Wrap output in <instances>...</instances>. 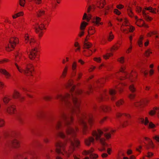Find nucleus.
I'll use <instances>...</instances> for the list:
<instances>
[{
	"label": "nucleus",
	"mask_w": 159,
	"mask_h": 159,
	"mask_svg": "<svg viewBox=\"0 0 159 159\" xmlns=\"http://www.w3.org/2000/svg\"><path fill=\"white\" fill-rule=\"evenodd\" d=\"M106 4V2L105 0H97L96 1V7L100 9L103 8Z\"/></svg>",
	"instance_id": "nucleus-17"
},
{
	"label": "nucleus",
	"mask_w": 159,
	"mask_h": 159,
	"mask_svg": "<svg viewBox=\"0 0 159 159\" xmlns=\"http://www.w3.org/2000/svg\"><path fill=\"white\" fill-rule=\"evenodd\" d=\"M124 100L123 99H121L116 102V105L117 107H119L122 105L124 104Z\"/></svg>",
	"instance_id": "nucleus-35"
},
{
	"label": "nucleus",
	"mask_w": 159,
	"mask_h": 159,
	"mask_svg": "<svg viewBox=\"0 0 159 159\" xmlns=\"http://www.w3.org/2000/svg\"><path fill=\"white\" fill-rule=\"evenodd\" d=\"M136 24L139 27H148L147 25L145 24L144 20L141 19H139L136 20Z\"/></svg>",
	"instance_id": "nucleus-21"
},
{
	"label": "nucleus",
	"mask_w": 159,
	"mask_h": 159,
	"mask_svg": "<svg viewBox=\"0 0 159 159\" xmlns=\"http://www.w3.org/2000/svg\"><path fill=\"white\" fill-rule=\"evenodd\" d=\"M129 28H128L129 32L132 33L135 30V27L131 25H129Z\"/></svg>",
	"instance_id": "nucleus-55"
},
{
	"label": "nucleus",
	"mask_w": 159,
	"mask_h": 159,
	"mask_svg": "<svg viewBox=\"0 0 159 159\" xmlns=\"http://www.w3.org/2000/svg\"><path fill=\"white\" fill-rule=\"evenodd\" d=\"M125 155L124 153L122 151H120L118 152L117 159H121V157L124 156Z\"/></svg>",
	"instance_id": "nucleus-50"
},
{
	"label": "nucleus",
	"mask_w": 159,
	"mask_h": 159,
	"mask_svg": "<svg viewBox=\"0 0 159 159\" xmlns=\"http://www.w3.org/2000/svg\"><path fill=\"white\" fill-rule=\"evenodd\" d=\"M159 109V107H153V110H151L149 112V114L151 116H153L156 113V110Z\"/></svg>",
	"instance_id": "nucleus-34"
},
{
	"label": "nucleus",
	"mask_w": 159,
	"mask_h": 159,
	"mask_svg": "<svg viewBox=\"0 0 159 159\" xmlns=\"http://www.w3.org/2000/svg\"><path fill=\"white\" fill-rule=\"evenodd\" d=\"M121 30L122 31V32L125 34H128L129 33V31L128 29H123L122 28L121 26Z\"/></svg>",
	"instance_id": "nucleus-64"
},
{
	"label": "nucleus",
	"mask_w": 159,
	"mask_h": 159,
	"mask_svg": "<svg viewBox=\"0 0 159 159\" xmlns=\"http://www.w3.org/2000/svg\"><path fill=\"white\" fill-rule=\"evenodd\" d=\"M125 69V66H121L120 71L116 74V75L118 79L120 80H123L133 76H134V78H136L137 77V74L136 72L132 71L130 74L129 75L126 72L124 71Z\"/></svg>",
	"instance_id": "nucleus-5"
},
{
	"label": "nucleus",
	"mask_w": 159,
	"mask_h": 159,
	"mask_svg": "<svg viewBox=\"0 0 159 159\" xmlns=\"http://www.w3.org/2000/svg\"><path fill=\"white\" fill-rule=\"evenodd\" d=\"M68 67L67 66H66L64 68L62 73L60 77V79H64L67 76Z\"/></svg>",
	"instance_id": "nucleus-20"
},
{
	"label": "nucleus",
	"mask_w": 159,
	"mask_h": 159,
	"mask_svg": "<svg viewBox=\"0 0 159 159\" xmlns=\"http://www.w3.org/2000/svg\"><path fill=\"white\" fill-rule=\"evenodd\" d=\"M74 46L75 47L77 48L75 50V52H80V47L79 43L77 42H75L74 43Z\"/></svg>",
	"instance_id": "nucleus-40"
},
{
	"label": "nucleus",
	"mask_w": 159,
	"mask_h": 159,
	"mask_svg": "<svg viewBox=\"0 0 159 159\" xmlns=\"http://www.w3.org/2000/svg\"><path fill=\"white\" fill-rule=\"evenodd\" d=\"M77 68V63L75 61H74L72 63V65L71 69L72 70H76Z\"/></svg>",
	"instance_id": "nucleus-57"
},
{
	"label": "nucleus",
	"mask_w": 159,
	"mask_h": 159,
	"mask_svg": "<svg viewBox=\"0 0 159 159\" xmlns=\"http://www.w3.org/2000/svg\"><path fill=\"white\" fill-rule=\"evenodd\" d=\"M143 9L145 10V11L146 10L149 11L152 13L156 14V10L157 9L156 8H153L151 7H146L145 8Z\"/></svg>",
	"instance_id": "nucleus-29"
},
{
	"label": "nucleus",
	"mask_w": 159,
	"mask_h": 159,
	"mask_svg": "<svg viewBox=\"0 0 159 159\" xmlns=\"http://www.w3.org/2000/svg\"><path fill=\"white\" fill-rule=\"evenodd\" d=\"M124 21L121 26V27H122L123 26H129V25L128 20L126 18L124 19Z\"/></svg>",
	"instance_id": "nucleus-45"
},
{
	"label": "nucleus",
	"mask_w": 159,
	"mask_h": 159,
	"mask_svg": "<svg viewBox=\"0 0 159 159\" xmlns=\"http://www.w3.org/2000/svg\"><path fill=\"white\" fill-rule=\"evenodd\" d=\"M35 152L32 149L16 154L14 157V159H37L38 157L35 155Z\"/></svg>",
	"instance_id": "nucleus-4"
},
{
	"label": "nucleus",
	"mask_w": 159,
	"mask_h": 159,
	"mask_svg": "<svg viewBox=\"0 0 159 159\" xmlns=\"http://www.w3.org/2000/svg\"><path fill=\"white\" fill-rule=\"evenodd\" d=\"M113 56V54L112 53H109L106 54L103 56L104 59L105 60L108 59L110 57Z\"/></svg>",
	"instance_id": "nucleus-49"
},
{
	"label": "nucleus",
	"mask_w": 159,
	"mask_h": 159,
	"mask_svg": "<svg viewBox=\"0 0 159 159\" xmlns=\"http://www.w3.org/2000/svg\"><path fill=\"white\" fill-rule=\"evenodd\" d=\"M98 157V155L95 153H91L89 156V157L91 159H97Z\"/></svg>",
	"instance_id": "nucleus-47"
},
{
	"label": "nucleus",
	"mask_w": 159,
	"mask_h": 159,
	"mask_svg": "<svg viewBox=\"0 0 159 159\" xmlns=\"http://www.w3.org/2000/svg\"><path fill=\"white\" fill-rule=\"evenodd\" d=\"M104 136L107 140L110 139L111 137V135L110 133H105L104 134Z\"/></svg>",
	"instance_id": "nucleus-56"
},
{
	"label": "nucleus",
	"mask_w": 159,
	"mask_h": 159,
	"mask_svg": "<svg viewBox=\"0 0 159 159\" xmlns=\"http://www.w3.org/2000/svg\"><path fill=\"white\" fill-rule=\"evenodd\" d=\"M152 53V50L149 48L145 51L144 53V55L145 57H148L150 56V54Z\"/></svg>",
	"instance_id": "nucleus-36"
},
{
	"label": "nucleus",
	"mask_w": 159,
	"mask_h": 159,
	"mask_svg": "<svg viewBox=\"0 0 159 159\" xmlns=\"http://www.w3.org/2000/svg\"><path fill=\"white\" fill-rule=\"evenodd\" d=\"M50 21V19H46L41 24L39 25L38 24L37 26L35 27V32L36 33L39 34V38H41L43 36L44 32V30H46Z\"/></svg>",
	"instance_id": "nucleus-6"
},
{
	"label": "nucleus",
	"mask_w": 159,
	"mask_h": 159,
	"mask_svg": "<svg viewBox=\"0 0 159 159\" xmlns=\"http://www.w3.org/2000/svg\"><path fill=\"white\" fill-rule=\"evenodd\" d=\"M0 73L5 75L7 79H9L11 76L10 74L5 69H0Z\"/></svg>",
	"instance_id": "nucleus-24"
},
{
	"label": "nucleus",
	"mask_w": 159,
	"mask_h": 159,
	"mask_svg": "<svg viewBox=\"0 0 159 159\" xmlns=\"http://www.w3.org/2000/svg\"><path fill=\"white\" fill-rule=\"evenodd\" d=\"M117 61L120 63L123 64L124 62V57H122L118 59Z\"/></svg>",
	"instance_id": "nucleus-63"
},
{
	"label": "nucleus",
	"mask_w": 159,
	"mask_h": 159,
	"mask_svg": "<svg viewBox=\"0 0 159 159\" xmlns=\"http://www.w3.org/2000/svg\"><path fill=\"white\" fill-rule=\"evenodd\" d=\"M92 46V44L89 42H84L83 48L84 49H89L91 48Z\"/></svg>",
	"instance_id": "nucleus-28"
},
{
	"label": "nucleus",
	"mask_w": 159,
	"mask_h": 159,
	"mask_svg": "<svg viewBox=\"0 0 159 159\" xmlns=\"http://www.w3.org/2000/svg\"><path fill=\"white\" fill-rule=\"evenodd\" d=\"M19 43V39L18 38L15 37L10 39L9 43L6 48V50L7 52L12 51Z\"/></svg>",
	"instance_id": "nucleus-7"
},
{
	"label": "nucleus",
	"mask_w": 159,
	"mask_h": 159,
	"mask_svg": "<svg viewBox=\"0 0 159 159\" xmlns=\"http://www.w3.org/2000/svg\"><path fill=\"white\" fill-rule=\"evenodd\" d=\"M37 44V45L35 47L32 49L30 52L29 58L31 60H34L38 55L40 43L38 42Z\"/></svg>",
	"instance_id": "nucleus-9"
},
{
	"label": "nucleus",
	"mask_w": 159,
	"mask_h": 159,
	"mask_svg": "<svg viewBox=\"0 0 159 159\" xmlns=\"http://www.w3.org/2000/svg\"><path fill=\"white\" fill-rule=\"evenodd\" d=\"M5 122L4 120L2 119H0V127H2L5 125Z\"/></svg>",
	"instance_id": "nucleus-58"
},
{
	"label": "nucleus",
	"mask_w": 159,
	"mask_h": 159,
	"mask_svg": "<svg viewBox=\"0 0 159 159\" xmlns=\"http://www.w3.org/2000/svg\"><path fill=\"white\" fill-rule=\"evenodd\" d=\"M10 100V99L7 97H5L3 99V101L5 104H7Z\"/></svg>",
	"instance_id": "nucleus-60"
},
{
	"label": "nucleus",
	"mask_w": 159,
	"mask_h": 159,
	"mask_svg": "<svg viewBox=\"0 0 159 159\" xmlns=\"http://www.w3.org/2000/svg\"><path fill=\"white\" fill-rule=\"evenodd\" d=\"M143 37L142 35L140 36L138 41V43L139 46L142 47L143 46Z\"/></svg>",
	"instance_id": "nucleus-37"
},
{
	"label": "nucleus",
	"mask_w": 159,
	"mask_h": 159,
	"mask_svg": "<svg viewBox=\"0 0 159 159\" xmlns=\"http://www.w3.org/2000/svg\"><path fill=\"white\" fill-rule=\"evenodd\" d=\"M57 135L62 139L65 138L66 137L64 134L62 132H58L57 134Z\"/></svg>",
	"instance_id": "nucleus-54"
},
{
	"label": "nucleus",
	"mask_w": 159,
	"mask_h": 159,
	"mask_svg": "<svg viewBox=\"0 0 159 159\" xmlns=\"http://www.w3.org/2000/svg\"><path fill=\"white\" fill-rule=\"evenodd\" d=\"M142 12L144 18L147 21H151L153 19L152 17H150L145 13V10L143 9Z\"/></svg>",
	"instance_id": "nucleus-27"
},
{
	"label": "nucleus",
	"mask_w": 159,
	"mask_h": 159,
	"mask_svg": "<svg viewBox=\"0 0 159 159\" xmlns=\"http://www.w3.org/2000/svg\"><path fill=\"white\" fill-rule=\"evenodd\" d=\"M79 131L78 127L75 126L74 129L71 126H68L66 129V133L67 135H71L74 138V142L71 140L70 139V146L67 152L66 151L67 157H70V155L73 153L75 151L76 147L78 148L80 145V142L78 139H75L76 137V133Z\"/></svg>",
	"instance_id": "nucleus-3"
},
{
	"label": "nucleus",
	"mask_w": 159,
	"mask_h": 159,
	"mask_svg": "<svg viewBox=\"0 0 159 159\" xmlns=\"http://www.w3.org/2000/svg\"><path fill=\"white\" fill-rule=\"evenodd\" d=\"M94 141V138L90 136L87 139H85L84 142L85 145L88 146H89L91 143H93Z\"/></svg>",
	"instance_id": "nucleus-23"
},
{
	"label": "nucleus",
	"mask_w": 159,
	"mask_h": 159,
	"mask_svg": "<svg viewBox=\"0 0 159 159\" xmlns=\"http://www.w3.org/2000/svg\"><path fill=\"white\" fill-rule=\"evenodd\" d=\"M97 131L98 133L96 130H93L92 134L93 136H95V139L96 140L99 139L103 134V132L100 129H98Z\"/></svg>",
	"instance_id": "nucleus-15"
},
{
	"label": "nucleus",
	"mask_w": 159,
	"mask_h": 159,
	"mask_svg": "<svg viewBox=\"0 0 159 159\" xmlns=\"http://www.w3.org/2000/svg\"><path fill=\"white\" fill-rule=\"evenodd\" d=\"M73 102L74 107L71 110L70 114L67 115L64 113H62L61 114V117L64 120L65 125L67 126V127L68 126H70L69 125L73 123L74 121V116L75 114L79 124L82 126L83 134H86L89 132L87 124L84 121L87 118V113L86 112L84 111L80 114L81 101L80 99L74 98L73 99Z\"/></svg>",
	"instance_id": "nucleus-1"
},
{
	"label": "nucleus",
	"mask_w": 159,
	"mask_h": 159,
	"mask_svg": "<svg viewBox=\"0 0 159 159\" xmlns=\"http://www.w3.org/2000/svg\"><path fill=\"white\" fill-rule=\"evenodd\" d=\"M45 12L44 10H39L37 12L38 17H40L44 15Z\"/></svg>",
	"instance_id": "nucleus-41"
},
{
	"label": "nucleus",
	"mask_w": 159,
	"mask_h": 159,
	"mask_svg": "<svg viewBox=\"0 0 159 159\" xmlns=\"http://www.w3.org/2000/svg\"><path fill=\"white\" fill-rule=\"evenodd\" d=\"M106 82V79L102 78L98 79L96 82L93 85V87L95 90H96V88H100L102 87L104 84Z\"/></svg>",
	"instance_id": "nucleus-12"
},
{
	"label": "nucleus",
	"mask_w": 159,
	"mask_h": 159,
	"mask_svg": "<svg viewBox=\"0 0 159 159\" xmlns=\"http://www.w3.org/2000/svg\"><path fill=\"white\" fill-rule=\"evenodd\" d=\"M25 58L22 54L19 52H18L15 56V61L16 62H19L25 60Z\"/></svg>",
	"instance_id": "nucleus-19"
},
{
	"label": "nucleus",
	"mask_w": 159,
	"mask_h": 159,
	"mask_svg": "<svg viewBox=\"0 0 159 159\" xmlns=\"http://www.w3.org/2000/svg\"><path fill=\"white\" fill-rule=\"evenodd\" d=\"M156 127V125L152 122H150L149 123L148 126V129H153Z\"/></svg>",
	"instance_id": "nucleus-46"
},
{
	"label": "nucleus",
	"mask_w": 159,
	"mask_h": 159,
	"mask_svg": "<svg viewBox=\"0 0 159 159\" xmlns=\"http://www.w3.org/2000/svg\"><path fill=\"white\" fill-rule=\"evenodd\" d=\"M109 99L108 95L106 94V92H104L102 94L100 95L97 98V101L99 102L106 101Z\"/></svg>",
	"instance_id": "nucleus-18"
},
{
	"label": "nucleus",
	"mask_w": 159,
	"mask_h": 159,
	"mask_svg": "<svg viewBox=\"0 0 159 159\" xmlns=\"http://www.w3.org/2000/svg\"><path fill=\"white\" fill-rule=\"evenodd\" d=\"M73 80H70L68 82L66 85V88L68 89L71 87L73 85Z\"/></svg>",
	"instance_id": "nucleus-44"
},
{
	"label": "nucleus",
	"mask_w": 159,
	"mask_h": 159,
	"mask_svg": "<svg viewBox=\"0 0 159 159\" xmlns=\"http://www.w3.org/2000/svg\"><path fill=\"white\" fill-rule=\"evenodd\" d=\"M75 88V86H73L70 90V93H71L72 97V101L73 104V106H72V104L70 102V95L68 93H65L64 95H63L61 94H57L55 98V99H60V101L63 102L65 106L68 108H70V113H71V110L74 107V105L73 102V99L74 98H76L77 99L80 100L81 103V99L78 98L76 96L81 94L84 92V91L81 89H78L76 90L74 93V92Z\"/></svg>",
	"instance_id": "nucleus-2"
},
{
	"label": "nucleus",
	"mask_w": 159,
	"mask_h": 159,
	"mask_svg": "<svg viewBox=\"0 0 159 159\" xmlns=\"http://www.w3.org/2000/svg\"><path fill=\"white\" fill-rule=\"evenodd\" d=\"M114 35L112 34V32L111 31L109 33V35L108 37V40L109 41H111L114 38Z\"/></svg>",
	"instance_id": "nucleus-51"
},
{
	"label": "nucleus",
	"mask_w": 159,
	"mask_h": 159,
	"mask_svg": "<svg viewBox=\"0 0 159 159\" xmlns=\"http://www.w3.org/2000/svg\"><path fill=\"white\" fill-rule=\"evenodd\" d=\"M154 147V145L151 140H149L148 144L147 145V148L148 149L150 148H153Z\"/></svg>",
	"instance_id": "nucleus-38"
},
{
	"label": "nucleus",
	"mask_w": 159,
	"mask_h": 159,
	"mask_svg": "<svg viewBox=\"0 0 159 159\" xmlns=\"http://www.w3.org/2000/svg\"><path fill=\"white\" fill-rule=\"evenodd\" d=\"M88 23L85 21H83L80 24V29L81 30L84 31L86 26L88 25Z\"/></svg>",
	"instance_id": "nucleus-33"
},
{
	"label": "nucleus",
	"mask_w": 159,
	"mask_h": 159,
	"mask_svg": "<svg viewBox=\"0 0 159 159\" xmlns=\"http://www.w3.org/2000/svg\"><path fill=\"white\" fill-rule=\"evenodd\" d=\"M43 99L46 101H50L52 99V97L51 96L47 95L44 96Z\"/></svg>",
	"instance_id": "nucleus-42"
},
{
	"label": "nucleus",
	"mask_w": 159,
	"mask_h": 159,
	"mask_svg": "<svg viewBox=\"0 0 159 159\" xmlns=\"http://www.w3.org/2000/svg\"><path fill=\"white\" fill-rule=\"evenodd\" d=\"M6 145L7 146L15 148H17L20 147V141L16 139L7 142Z\"/></svg>",
	"instance_id": "nucleus-11"
},
{
	"label": "nucleus",
	"mask_w": 159,
	"mask_h": 159,
	"mask_svg": "<svg viewBox=\"0 0 159 159\" xmlns=\"http://www.w3.org/2000/svg\"><path fill=\"white\" fill-rule=\"evenodd\" d=\"M127 12L129 16L131 17H133L134 14L131 8L129 6L127 8Z\"/></svg>",
	"instance_id": "nucleus-31"
},
{
	"label": "nucleus",
	"mask_w": 159,
	"mask_h": 159,
	"mask_svg": "<svg viewBox=\"0 0 159 159\" xmlns=\"http://www.w3.org/2000/svg\"><path fill=\"white\" fill-rule=\"evenodd\" d=\"M34 66L32 64H26L25 69L24 70V74L27 76H32L34 72Z\"/></svg>",
	"instance_id": "nucleus-10"
},
{
	"label": "nucleus",
	"mask_w": 159,
	"mask_h": 159,
	"mask_svg": "<svg viewBox=\"0 0 159 159\" xmlns=\"http://www.w3.org/2000/svg\"><path fill=\"white\" fill-rule=\"evenodd\" d=\"M109 93L111 96L115 95L116 93V91L114 89H110L109 90Z\"/></svg>",
	"instance_id": "nucleus-61"
},
{
	"label": "nucleus",
	"mask_w": 159,
	"mask_h": 159,
	"mask_svg": "<svg viewBox=\"0 0 159 159\" xmlns=\"http://www.w3.org/2000/svg\"><path fill=\"white\" fill-rule=\"evenodd\" d=\"M123 116H124V113H122L120 112H117L116 114V117L117 118H120Z\"/></svg>",
	"instance_id": "nucleus-59"
},
{
	"label": "nucleus",
	"mask_w": 159,
	"mask_h": 159,
	"mask_svg": "<svg viewBox=\"0 0 159 159\" xmlns=\"http://www.w3.org/2000/svg\"><path fill=\"white\" fill-rule=\"evenodd\" d=\"M44 113V112L43 111H40L37 113V116L39 117H41L43 116Z\"/></svg>",
	"instance_id": "nucleus-62"
},
{
	"label": "nucleus",
	"mask_w": 159,
	"mask_h": 159,
	"mask_svg": "<svg viewBox=\"0 0 159 159\" xmlns=\"http://www.w3.org/2000/svg\"><path fill=\"white\" fill-rule=\"evenodd\" d=\"M88 90V91H87L86 92L84 93L85 94L88 95H89L91 93H92L93 91V89L91 85H90L89 86Z\"/></svg>",
	"instance_id": "nucleus-43"
},
{
	"label": "nucleus",
	"mask_w": 159,
	"mask_h": 159,
	"mask_svg": "<svg viewBox=\"0 0 159 159\" xmlns=\"http://www.w3.org/2000/svg\"><path fill=\"white\" fill-rule=\"evenodd\" d=\"M129 90L132 93H134L136 91V89L134 84L130 85L129 87Z\"/></svg>",
	"instance_id": "nucleus-48"
},
{
	"label": "nucleus",
	"mask_w": 159,
	"mask_h": 159,
	"mask_svg": "<svg viewBox=\"0 0 159 159\" xmlns=\"http://www.w3.org/2000/svg\"><path fill=\"white\" fill-rule=\"evenodd\" d=\"M16 111V106L14 105L8 107L6 109V113L11 115L15 114Z\"/></svg>",
	"instance_id": "nucleus-14"
},
{
	"label": "nucleus",
	"mask_w": 159,
	"mask_h": 159,
	"mask_svg": "<svg viewBox=\"0 0 159 159\" xmlns=\"http://www.w3.org/2000/svg\"><path fill=\"white\" fill-rule=\"evenodd\" d=\"M99 139L100 143L103 147L108 146V144L105 142L106 139L105 138H100Z\"/></svg>",
	"instance_id": "nucleus-39"
},
{
	"label": "nucleus",
	"mask_w": 159,
	"mask_h": 159,
	"mask_svg": "<svg viewBox=\"0 0 159 159\" xmlns=\"http://www.w3.org/2000/svg\"><path fill=\"white\" fill-rule=\"evenodd\" d=\"M66 144V141L61 142L58 141L55 144V146L56 147V152L58 154L61 153V150L65 152V148Z\"/></svg>",
	"instance_id": "nucleus-8"
},
{
	"label": "nucleus",
	"mask_w": 159,
	"mask_h": 159,
	"mask_svg": "<svg viewBox=\"0 0 159 159\" xmlns=\"http://www.w3.org/2000/svg\"><path fill=\"white\" fill-rule=\"evenodd\" d=\"M89 119H88V123L90 125L89 129L90 130L91 128V127L93 124L94 120L93 115L91 114H89Z\"/></svg>",
	"instance_id": "nucleus-26"
},
{
	"label": "nucleus",
	"mask_w": 159,
	"mask_h": 159,
	"mask_svg": "<svg viewBox=\"0 0 159 159\" xmlns=\"http://www.w3.org/2000/svg\"><path fill=\"white\" fill-rule=\"evenodd\" d=\"M102 111L105 112H108L111 111V107L108 106L107 105H102L100 107Z\"/></svg>",
	"instance_id": "nucleus-25"
},
{
	"label": "nucleus",
	"mask_w": 159,
	"mask_h": 159,
	"mask_svg": "<svg viewBox=\"0 0 159 159\" xmlns=\"http://www.w3.org/2000/svg\"><path fill=\"white\" fill-rule=\"evenodd\" d=\"M95 28L94 27H90L89 28L88 33L89 35H92L94 34L95 33Z\"/></svg>",
	"instance_id": "nucleus-32"
},
{
	"label": "nucleus",
	"mask_w": 159,
	"mask_h": 159,
	"mask_svg": "<svg viewBox=\"0 0 159 159\" xmlns=\"http://www.w3.org/2000/svg\"><path fill=\"white\" fill-rule=\"evenodd\" d=\"M62 126V122L60 120L58 121L56 126V129L58 130Z\"/></svg>",
	"instance_id": "nucleus-53"
},
{
	"label": "nucleus",
	"mask_w": 159,
	"mask_h": 159,
	"mask_svg": "<svg viewBox=\"0 0 159 159\" xmlns=\"http://www.w3.org/2000/svg\"><path fill=\"white\" fill-rule=\"evenodd\" d=\"M126 85L123 84H119L116 87V88L118 89L119 92L120 93H121L123 91L124 86Z\"/></svg>",
	"instance_id": "nucleus-30"
},
{
	"label": "nucleus",
	"mask_w": 159,
	"mask_h": 159,
	"mask_svg": "<svg viewBox=\"0 0 159 159\" xmlns=\"http://www.w3.org/2000/svg\"><path fill=\"white\" fill-rule=\"evenodd\" d=\"M101 19L100 17L96 16L93 18L92 22L93 23L94 26H98L100 25H102L103 24V22H100Z\"/></svg>",
	"instance_id": "nucleus-16"
},
{
	"label": "nucleus",
	"mask_w": 159,
	"mask_h": 159,
	"mask_svg": "<svg viewBox=\"0 0 159 159\" xmlns=\"http://www.w3.org/2000/svg\"><path fill=\"white\" fill-rule=\"evenodd\" d=\"M121 44V42H118L116 43L112 47L111 49V52H113L115 51H117L120 47Z\"/></svg>",
	"instance_id": "nucleus-22"
},
{
	"label": "nucleus",
	"mask_w": 159,
	"mask_h": 159,
	"mask_svg": "<svg viewBox=\"0 0 159 159\" xmlns=\"http://www.w3.org/2000/svg\"><path fill=\"white\" fill-rule=\"evenodd\" d=\"M12 97L14 99H18L19 101L21 102H24L25 100V97L21 96V94L16 90L14 91Z\"/></svg>",
	"instance_id": "nucleus-13"
},
{
	"label": "nucleus",
	"mask_w": 159,
	"mask_h": 159,
	"mask_svg": "<svg viewBox=\"0 0 159 159\" xmlns=\"http://www.w3.org/2000/svg\"><path fill=\"white\" fill-rule=\"evenodd\" d=\"M83 75V74L82 72H79L77 74V77L76 79V80L77 81H78L79 80L82 78Z\"/></svg>",
	"instance_id": "nucleus-52"
}]
</instances>
